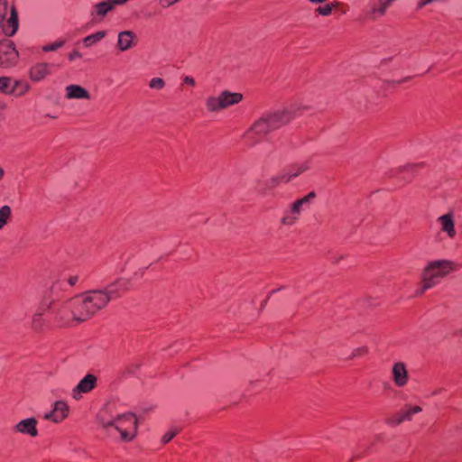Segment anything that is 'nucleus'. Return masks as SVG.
Returning <instances> with one entry per match:
<instances>
[{"label":"nucleus","instance_id":"nucleus-44","mask_svg":"<svg viewBox=\"0 0 462 462\" xmlns=\"http://www.w3.org/2000/svg\"><path fill=\"white\" fill-rule=\"evenodd\" d=\"M417 165L408 164L402 168L403 171H412Z\"/></svg>","mask_w":462,"mask_h":462},{"label":"nucleus","instance_id":"nucleus-39","mask_svg":"<svg viewBox=\"0 0 462 462\" xmlns=\"http://www.w3.org/2000/svg\"><path fill=\"white\" fill-rule=\"evenodd\" d=\"M183 82L187 85H189V86H194L195 85V79L190 77V76H185L183 78Z\"/></svg>","mask_w":462,"mask_h":462},{"label":"nucleus","instance_id":"nucleus-11","mask_svg":"<svg viewBox=\"0 0 462 462\" xmlns=\"http://www.w3.org/2000/svg\"><path fill=\"white\" fill-rule=\"evenodd\" d=\"M114 8L115 5L109 0H102L91 6L89 17L94 22L102 21Z\"/></svg>","mask_w":462,"mask_h":462},{"label":"nucleus","instance_id":"nucleus-20","mask_svg":"<svg viewBox=\"0 0 462 462\" xmlns=\"http://www.w3.org/2000/svg\"><path fill=\"white\" fill-rule=\"evenodd\" d=\"M309 169H310V164L308 162H303L299 164L292 165L286 172L287 179L285 180V182H289L293 178H296L300 173L306 171Z\"/></svg>","mask_w":462,"mask_h":462},{"label":"nucleus","instance_id":"nucleus-36","mask_svg":"<svg viewBox=\"0 0 462 462\" xmlns=\"http://www.w3.org/2000/svg\"><path fill=\"white\" fill-rule=\"evenodd\" d=\"M180 0H159V4L162 8H167L178 3Z\"/></svg>","mask_w":462,"mask_h":462},{"label":"nucleus","instance_id":"nucleus-51","mask_svg":"<svg viewBox=\"0 0 462 462\" xmlns=\"http://www.w3.org/2000/svg\"><path fill=\"white\" fill-rule=\"evenodd\" d=\"M461 333H462V329H461Z\"/></svg>","mask_w":462,"mask_h":462},{"label":"nucleus","instance_id":"nucleus-7","mask_svg":"<svg viewBox=\"0 0 462 462\" xmlns=\"http://www.w3.org/2000/svg\"><path fill=\"white\" fill-rule=\"evenodd\" d=\"M19 53L14 43L7 39L0 42V64L3 67H10L16 63Z\"/></svg>","mask_w":462,"mask_h":462},{"label":"nucleus","instance_id":"nucleus-24","mask_svg":"<svg viewBox=\"0 0 462 462\" xmlns=\"http://www.w3.org/2000/svg\"><path fill=\"white\" fill-rule=\"evenodd\" d=\"M11 214L12 209L9 206L5 205L0 208V230L7 224Z\"/></svg>","mask_w":462,"mask_h":462},{"label":"nucleus","instance_id":"nucleus-33","mask_svg":"<svg viewBox=\"0 0 462 462\" xmlns=\"http://www.w3.org/2000/svg\"><path fill=\"white\" fill-rule=\"evenodd\" d=\"M333 6V5L328 4L323 6L318 7L316 11L318 14L321 15L328 16L332 13Z\"/></svg>","mask_w":462,"mask_h":462},{"label":"nucleus","instance_id":"nucleus-48","mask_svg":"<svg viewBox=\"0 0 462 462\" xmlns=\"http://www.w3.org/2000/svg\"><path fill=\"white\" fill-rule=\"evenodd\" d=\"M5 175V171L3 170V168L0 167V180L4 177Z\"/></svg>","mask_w":462,"mask_h":462},{"label":"nucleus","instance_id":"nucleus-31","mask_svg":"<svg viewBox=\"0 0 462 462\" xmlns=\"http://www.w3.org/2000/svg\"><path fill=\"white\" fill-rule=\"evenodd\" d=\"M165 82L161 78H153L149 82V87L153 89H162L163 88Z\"/></svg>","mask_w":462,"mask_h":462},{"label":"nucleus","instance_id":"nucleus-19","mask_svg":"<svg viewBox=\"0 0 462 462\" xmlns=\"http://www.w3.org/2000/svg\"><path fill=\"white\" fill-rule=\"evenodd\" d=\"M220 97L223 104V108H226L230 106L239 103L242 100L243 96L240 93L225 90L220 93Z\"/></svg>","mask_w":462,"mask_h":462},{"label":"nucleus","instance_id":"nucleus-32","mask_svg":"<svg viewBox=\"0 0 462 462\" xmlns=\"http://www.w3.org/2000/svg\"><path fill=\"white\" fill-rule=\"evenodd\" d=\"M43 418L45 420H51L56 423L62 420V416H59V414H56V412L54 411L53 409H52V411L45 413Z\"/></svg>","mask_w":462,"mask_h":462},{"label":"nucleus","instance_id":"nucleus-13","mask_svg":"<svg viewBox=\"0 0 462 462\" xmlns=\"http://www.w3.org/2000/svg\"><path fill=\"white\" fill-rule=\"evenodd\" d=\"M393 381L397 387H403L409 381V374L406 369L405 364L402 362H396L392 368Z\"/></svg>","mask_w":462,"mask_h":462},{"label":"nucleus","instance_id":"nucleus-50","mask_svg":"<svg viewBox=\"0 0 462 462\" xmlns=\"http://www.w3.org/2000/svg\"><path fill=\"white\" fill-rule=\"evenodd\" d=\"M266 302H267V300H265L262 303V307H263V308L265 306Z\"/></svg>","mask_w":462,"mask_h":462},{"label":"nucleus","instance_id":"nucleus-45","mask_svg":"<svg viewBox=\"0 0 462 462\" xmlns=\"http://www.w3.org/2000/svg\"><path fill=\"white\" fill-rule=\"evenodd\" d=\"M154 409V406H143L142 407V411L143 412H149Z\"/></svg>","mask_w":462,"mask_h":462},{"label":"nucleus","instance_id":"nucleus-5","mask_svg":"<svg viewBox=\"0 0 462 462\" xmlns=\"http://www.w3.org/2000/svg\"><path fill=\"white\" fill-rule=\"evenodd\" d=\"M78 302V299L59 302H53L52 300L45 299L42 301L41 308L51 310L55 320L62 324H67L69 318L70 316L73 318L72 311H78L79 310V304Z\"/></svg>","mask_w":462,"mask_h":462},{"label":"nucleus","instance_id":"nucleus-1","mask_svg":"<svg viewBox=\"0 0 462 462\" xmlns=\"http://www.w3.org/2000/svg\"><path fill=\"white\" fill-rule=\"evenodd\" d=\"M294 116V110L289 108L265 112L252 125L245 137L250 144L254 145L270 132L291 122Z\"/></svg>","mask_w":462,"mask_h":462},{"label":"nucleus","instance_id":"nucleus-27","mask_svg":"<svg viewBox=\"0 0 462 462\" xmlns=\"http://www.w3.org/2000/svg\"><path fill=\"white\" fill-rule=\"evenodd\" d=\"M45 310L40 307V310L33 314L32 318V327L33 329L37 330L42 327V311Z\"/></svg>","mask_w":462,"mask_h":462},{"label":"nucleus","instance_id":"nucleus-34","mask_svg":"<svg viewBox=\"0 0 462 462\" xmlns=\"http://www.w3.org/2000/svg\"><path fill=\"white\" fill-rule=\"evenodd\" d=\"M367 352H368V348L366 346L357 347L353 350L349 358L352 359V358L362 356L365 355Z\"/></svg>","mask_w":462,"mask_h":462},{"label":"nucleus","instance_id":"nucleus-12","mask_svg":"<svg viewBox=\"0 0 462 462\" xmlns=\"http://www.w3.org/2000/svg\"><path fill=\"white\" fill-rule=\"evenodd\" d=\"M130 281L125 278H119L104 287L109 300L120 298L124 291L129 290Z\"/></svg>","mask_w":462,"mask_h":462},{"label":"nucleus","instance_id":"nucleus-15","mask_svg":"<svg viewBox=\"0 0 462 462\" xmlns=\"http://www.w3.org/2000/svg\"><path fill=\"white\" fill-rule=\"evenodd\" d=\"M51 64L47 62H38L32 65L29 70L30 79L33 82H40L51 74Z\"/></svg>","mask_w":462,"mask_h":462},{"label":"nucleus","instance_id":"nucleus-30","mask_svg":"<svg viewBox=\"0 0 462 462\" xmlns=\"http://www.w3.org/2000/svg\"><path fill=\"white\" fill-rule=\"evenodd\" d=\"M180 432V430L177 428H172L171 430H169L167 433H165L162 438V442L163 444H166L170 442L178 433Z\"/></svg>","mask_w":462,"mask_h":462},{"label":"nucleus","instance_id":"nucleus-22","mask_svg":"<svg viewBox=\"0 0 462 462\" xmlns=\"http://www.w3.org/2000/svg\"><path fill=\"white\" fill-rule=\"evenodd\" d=\"M206 106L208 111L217 112L223 108L220 95L218 97H209L206 101Z\"/></svg>","mask_w":462,"mask_h":462},{"label":"nucleus","instance_id":"nucleus-18","mask_svg":"<svg viewBox=\"0 0 462 462\" xmlns=\"http://www.w3.org/2000/svg\"><path fill=\"white\" fill-rule=\"evenodd\" d=\"M438 222L441 225L442 231L446 232L449 237L455 236L456 230L452 213L440 216Z\"/></svg>","mask_w":462,"mask_h":462},{"label":"nucleus","instance_id":"nucleus-41","mask_svg":"<svg viewBox=\"0 0 462 462\" xmlns=\"http://www.w3.org/2000/svg\"><path fill=\"white\" fill-rule=\"evenodd\" d=\"M78 281H79V276L73 275V276L69 277L68 283L70 286H74L78 282Z\"/></svg>","mask_w":462,"mask_h":462},{"label":"nucleus","instance_id":"nucleus-37","mask_svg":"<svg viewBox=\"0 0 462 462\" xmlns=\"http://www.w3.org/2000/svg\"><path fill=\"white\" fill-rule=\"evenodd\" d=\"M81 56L82 54L79 51L74 50L70 53H69L68 59L69 60L73 61L76 59L81 58Z\"/></svg>","mask_w":462,"mask_h":462},{"label":"nucleus","instance_id":"nucleus-26","mask_svg":"<svg viewBox=\"0 0 462 462\" xmlns=\"http://www.w3.org/2000/svg\"><path fill=\"white\" fill-rule=\"evenodd\" d=\"M394 0H379V6L378 7H373L371 10L372 14H378L379 15H383L388 6L393 2Z\"/></svg>","mask_w":462,"mask_h":462},{"label":"nucleus","instance_id":"nucleus-42","mask_svg":"<svg viewBox=\"0 0 462 462\" xmlns=\"http://www.w3.org/2000/svg\"><path fill=\"white\" fill-rule=\"evenodd\" d=\"M21 87H22V89H21V91L17 94L18 96H22V95H23L25 92H27V91H28V89H29V88H30V87H29V85H28V84H26V83H22Z\"/></svg>","mask_w":462,"mask_h":462},{"label":"nucleus","instance_id":"nucleus-49","mask_svg":"<svg viewBox=\"0 0 462 462\" xmlns=\"http://www.w3.org/2000/svg\"><path fill=\"white\" fill-rule=\"evenodd\" d=\"M282 289H283V287H280L279 289H277V290H273V291H271V293H270V294L272 295V294L275 293L276 291H281V290H282Z\"/></svg>","mask_w":462,"mask_h":462},{"label":"nucleus","instance_id":"nucleus-8","mask_svg":"<svg viewBox=\"0 0 462 462\" xmlns=\"http://www.w3.org/2000/svg\"><path fill=\"white\" fill-rule=\"evenodd\" d=\"M97 383V377L93 374H87L72 389L71 396L74 400H79L85 393H90Z\"/></svg>","mask_w":462,"mask_h":462},{"label":"nucleus","instance_id":"nucleus-43","mask_svg":"<svg viewBox=\"0 0 462 462\" xmlns=\"http://www.w3.org/2000/svg\"><path fill=\"white\" fill-rule=\"evenodd\" d=\"M122 427H123L124 429H127L129 431H133V426H132V424H131V422H130V421L123 422Z\"/></svg>","mask_w":462,"mask_h":462},{"label":"nucleus","instance_id":"nucleus-47","mask_svg":"<svg viewBox=\"0 0 462 462\" xmlns=\"http://www.w3.org/2000/svg\"><path fill=\"white\" fill-rule=\"evenodd\" d=\"M441 391H442V389H436L430 394L431 395H437V394L440 393Z\"/></svg>","mask_w":462,"mask_h":462},{"label":"nucleus","instance_id":"nucleus-17","mask_svg":"<svg viewBox=\"0 0 462 462\" xmlns=\"http://www.w3.org/2000/svg\"><path fill=\"white\" fill-rule=\"evenodd\" d=\"M66 97L69 99H89V93L79 85H69L66 87Z\"/></svg>","mask_w":462,"mask_h":462},{"label":"nucleus","instance_id":"nucleus-46","mask_svg":"<svg viewBox=\"0 0 462 462\" xmlns=\"http://www.w3.org/2000/svg\"><path fill=\"white\" fill-rule=\"evenodd\" d=\"M327 0H309L311 4H322L326 2Z\"/></svg>","mask_w":462,"mask_h":462},{"label":"nucleus","instance_id":"nucleus-6","mask_svg":"<svg viewBox=\"0 0 462 462\" xmlns=\"http://www.w3.org/2000/svg\"><path fill=\"white\" fill-rule=\"evenodd\" d=\"M18 27L19 19L15 7L9 8L8 0H0V32L6 36H13Z\"/></svg>","mask_w":462,"mask_h":462},{"label":"nucleus","instance_id":"nucleus-28","mask_svg":"<svg viewBox=\"0 0 462 462\" xmlns=\"http://www.w3.org/2000/svg\"><path fill=\"white\" fill-rule=\"evenodd\" d=\"M65 40H59L53 43L43 45L42 49L45 52L55 51L58 49L61 48L65 44Z\"/></svg>","mask_w":462,"mask_h":462},{"label":"nucleus","instance_id":"nucleus-3","mask_svg":"<svg viewBox=\"0 0 462 462\" xmlns=\"http://www.w3.org/2000/svg\"><path fill=\"white\" fill-rule=\"evenodd\" d=\"M454 270V263L448 260H436L429 263L422 274L423 285L419 291L422 294L425 291L437 285L440 279Z\"/></svg>","mask_w":462,"mask_h":462},{"label":"nucleus","instance_id":"nucleus-38","mask_svg":"<svg viewBox=\"0 0 462 462\" xmlns=\"http://www.w3.org/2000/svg\"><path fill=\"white\" fill-rule=\"evenodd\" d=\"M139 366H140V364L138 362H134V363L130 364L127 366L126 370L129 374H133V373H134L135 370H137L139 368Z\"/></svg>","mask_w":462,"mask_h":462},{"label":"nucleus","instance_id":"nucleus-40","mask_svg":"<svg viewBox=\"0 0 462 462\" xmlns=\"http://www.w3.org/2000/svg\"><path fill=\"white\" fill-rule=\"evenodd\" d=\"M22 85V82L20 80H16V79H13V82L11 84V87L14 88V94L16 93V91L19 89V88L21 87Z\"/></svg>","mask_w":462,"mask_h":462},{"label":"nucleus","instance_id":"nucleus-4","mask_svg":"<svg viewBox=\"0 0 462 462\" xmlns=\"http://www.w3.org/2000/svg\"><path fill=\"white\" fill-rule=\"evenodd\" d=\"M100 423L105 429L114 427L120 432L123 441L129 442L133 440L137 433L138 421L132 412L117 415L116 418L110 420L100 419Z\"/></svg>","mask_w":462,"mask_h":462},{"label":"nucleus","instance_id":"nucleus-35","mask_svg":"<svg viewBox=\"0 0 462 462\" xmlns=\"http://www.w3.org/2000/svg\"><path fill=\"white\" fill-rule=\"evenodd\" d=\"M316 197V193L314 191L310 192L300 199L304 201V204L310 207V201Z\"/></svg>","mask_w":462,"mask_h":462},{"label":"nucleus","instance_id":"nucleus-25","mask_svg":"<svg viewBox=\"0 0 462 462\" xmlns=\"http://www.w3.org/2000/svg\"><path fill=\"white\" fill-rule=\"evenodd\" d=\"M68 405L63 401H57L53 404V410L56 414L62 416V420L68 415Z\"/></svg>","mask_w":462,"mask_h":462},{"label":"nucleus","instance_id":"nucleus-10","mask_svg":"<svg viewBox=\"0 0 462 462\" xmlns=\"http://www.w3.org/2000/svg\"><path fill=\"white\" fill-rule=\"evenodd\" d=\"M420 411L421 408L420 406H411L407 404L405 405V409L403 411L389 418L386 420V423L391 426H397L404 421H411L412 420V416Z\"/></svg>","mask_w":462,"mask_h":462},{"label":"nucleus","instance_id":"nucleus-29","mask_svg":"<svg viewBox=\"0 0 462 462\" xmlns=\"http://www.w3.org/2000/svg\"><path fill=\"white\" fill-rule=\"evenodd\" d=\"M286 179H287L286 173L274 176L266 181V186H267V188L272 189V188L275 187L276 185H278L281 181H285Z\"/></svg>","mask_w":462,"mask_h":462},{"label":"nucleus","instance_id":"nucleus-23","mask_svg":"<svg viewBox=\"0 0 462 462\" xmlns=\"http://www.w3.org/2000/svg\"><path fill=\"white\" fill-rule=\"evenodd\" d=\"M12 82L13 79L10 77H0V91L7 95H13L14 88L11 87Z\"/></svg>","mask_w":462,"mask_h":462},{"label":"nucleus","instance_id":"nucleus-14","mask_svg":"<svg viewBox=\"0 0 462 462\" xmlns=\"http://www.w3.org/2000/svg\"><path fill=\"white\" fill-rule=\"evenodd\" d=\"M37 420L33 417L26 418L20 420L15 424L14 430L21 434L29 435L31 437H36L38 435L37 430Z\"/></svg>","mask_w":462,"mask_h":462},{"label":"nucleus","instance_id":"nucleus-16","mask_svg":"<svg viewBox=\"0 0 462 462\" xmlns=\"http://www.w3.org/2000/svg\"><path fill=\"white\" fill-rule=\"evenodd\" d=\"M135 37L134 32L132 31L126 30L120 32L117 36V48L121 51L129 50L134 45Z\"/></svg>","mask_w":462,"mask_h":462},{"label":"nucleus","instance_id":"nucleus-2","mask_svg":"<svg viewBox=\"0 0 462 462\" xmlns=\"http://www.w3.org/2000/svg\"><path fill=\"white\" fill-rule=\"evenodd\" d=\"M79 310L72 311L73 319L83 322L90 319L97 311L103 309L110 301L104 288L87 291L78 299Z\"/></svg>","mask_w":462,"mask_h":462},{"label":"nucleus","instance_id":"nucleus-9","mask_svg":"<svg viewBox=\"0 0 462 462\" xmlns=\"http://www.w3.org/2000/svg\"><path fill=\"white\" fill-rule=\"evenodd\" d=\"M308 206L304 204L300 199L295 200L288 209L284 211L283 217L281 219V223L284 226L294 225L300 217V215L304 211Z\"/></svg>","mask_w":462,"mask_h":462},{"label":"nucleus","instance_id":"nucleus-21","mask_svg":"<svg viewBox=\"0 0 462 462\" xmlns=\"http://www.w3.org/2000/svg\"><path fill=\"white\" fill-rule=\"evenodd\" d=\"M106 31H98L83 38L82 43L84 47L89 48L99 42L106 36Z\"/></svg>","mask_w":462,"mask_h":462}]
</instances>
